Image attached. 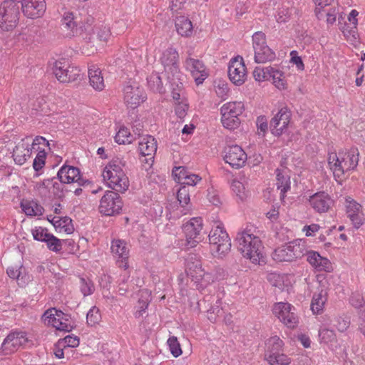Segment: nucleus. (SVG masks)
<instances>
[{
    "label": "nucleus",
    "instance_id": "41",
    "mask_svg": "<svg viewBox=\"0 0 365 365\" xmlns=\"http://www.w3.org/2000/svg\"><path fill=\"white\" fill-rule=\"evenodd\" d=\"M268 81H271L273 85L279 90H284L287 88L284 73L274 67H272V71L269 72Z\"/></svg>",
    "mask_w": 365,
    "mask_h": 365
},
{
    "label": "nucleus",
    "instance_id": "16",
    "mask_svg": "<svg viewBox=\"0 0 365 365\" xmlns=\"http://www.w3.org/2000/svg\"><path fill=\"white\" fill-rule=\"evenodd\" d=\"M228 76L230 81L236 86H241L246 81L247 72L242 57L237 56L230 61Z\"/></svg>",
    "mask_w": 365,
    "mask_h": 365
},
{
    "label": "nucleus",
    "instance_id": "24",
    "mask_svg": "<svg viewBox=\"0 0 365 365\" xmlns=\"http://www.w3.org/2000/svg\"><path fill=\"white\" fill-rule=\"evenodd\" d=\"M345 207L347 216L351 221L354 227L359 229L365 222L361 205L351 197H346L345 198Z\"/></svg>",
    "mask_w": 365,
    "mask_h": 365
},
{
    "label": "nucleus",
    "instance_id": "1",
    "mask_svg": "<svg viewBox=\"0 0 365 365\" xmlns=\"http://www.w3.org/2000/svg\"><path fill=\"white\" fill-rule=\"evenodd\" d=\"M236 242L237 249L243 257L255 264L264 262V247L252 227H247L240 230L237 234Z\"/></svg>",
    "mask_w": 365,
    "mask_h": 365
},
{
    "label": "nucleus",
    "instance_id": "3",
    "mask_svg": "<svg viewBox=\"0 0 365 365\" xmlns=\"http://www.w3.org/2000/svg\"><path fill=\"white\" fill-rule=\"evenodd\" d=\"M125 163L116 158L103 168L102 176L107 186L117 192H124L129 187V180L123 170Z\"/></svg>",
    "mask_w": 365,
    "mask_h": 365
},
{
    "label": "nucleus",
    "instance_id": "46",
    "mask_svg": "<svg viewBox=\"0 0 365 365\" xmlns=\"http://www.w3.org/2000/svg\"><path fill=\"white\" fill-rule=\"evenodd\" d=\"M48 249L54 252H59L63 247V243L68 244L71 245L73 243L72 240H61L55 237L53 234L48 237V240L45 242Z\"/></svg>",
    "mask_w": 365,
    "mask_h": 365
},
{
    "label": "nucleus",
    "instance_id": "26",
    "mask_svg": "<svg viewBox=\"0 0 365 365\" xmlns=\"http://www.w3.org/2000/svg\"><path fill=\"white\" fill-rule=\"evenodd\" d=\"M138 150L141 155L147 157L145 160L148 164H152L157 150L155 139L149 135L140 137L138 141Z\"/></svg>",
    "mask_w": 365,
    "mask_h": 365
},
{
    "label": "nucleus",
    "instance_id": "60",
    "mask_svg": "<svg viewBox=\"0 0 365 365\" xmlns=\"http://www.w3.org/2000/svg\"><path fill=\"white\" fill-rule=\"evenodd\" d=\"M316 5L315 14L319 20L324 18V12L322 9L330 5L333 0H312Z\"/></svg>",
    "mask_w": 365,
    "mask_h": 365
},
{
    "label": "nucleus",
    "instance_id": "15",
    "mask_svg": "<svg viewBox=\"0 0 365 365\" xmlns=\"http://www.w3.org/2000/svg\"><path fill=\"white\" fill-rule=\"evenodd\" d=\"M123 207V202L120 195L113 191H106L101 197L99 212L106 216L119 214Z\"/></svg>",
    "mask_w": 365,
    "mask_h": 365
},
{
    "label": "nucleus",
    "instance_id": "29",
    "mask_svg": "<svg viewBox=\"0 0 365 365\" xmlns=\"http://www.w3.org/2000/svg\"><path fill=\"white\" fill-rule=\"evenodd\" d=\"M173 175L175 181L182 186H195L201 180L199 175L189 172L184 167H175L173 170Z\"/></svg>",
    "mask_w": 365,
    "mask_h": 365
},
{
    "label": "nucleus",
    "instance_id": "25",
    "mask_svg": "<svg viewBox=\"0 0 365 365\" xmlns=\"http://www.w3.org/2000/svg\"><path fill=\"white\" fill-rule=\"evenodd\" d=\"M307 261L317 272H331L334 268L331 262L327 257H322L314 250H307L305 255Z\"/></svg>",
    "mask_w": 365,
    "mask_h": 365
},
{
    "label": "nucleus",
    "instance_id": "63",
    "mask_svg": "<svg viewBox=\"0 0 365 365\" xmlns=\"http://www.w3.org/2000/svg\"><path fill=\"white\" fill-rule=\"evenodd\" d=\"M322 11L324 12V18L322 19H326V21L328 24H333L335 23L336 20V15L338 14L336 8H329L328 9H322Z\"/></svg>",
    "mask_w": 365,
    "mask_h": 365
},
{
    "label": "nucleus",
    "instance_id": "54",
    "mask_svg": "<svg viewBox=\"0 0 365 365\" xmlns=\"http://www.w3.org/2000/svg\"><path fill=\"white\" fill-rule=\"evenodd\" d=\"M80 289L84 297L91 295L95 291L93 282L88 277L80 278Z\"/></svg>",
    "mask_w": 365,
    "mask_h": 365
},
{
    "label": "nucleus",
    "instance_id": "11",
    "mask_svg": "<svg viewBox=\"0 0 365 365\" xmlns=\"http://www.w3.org/2000/svg\"><path fill=\"white\" fill-rule=\"evenodd\" d=\"M123 101L127 108L135 109L147 99V95L138 83L128 81L123 89Z\"/></svg>",
    "mask_w": 365,
    "mask_h": 365
},
{
    "label": "nucleus",
    "instance_id": "13",
    "mask_svg": "<svg viewBox=\"0 0 365 365\" xmlns=\"http://www.w3.org/2000/svg\"><path fill=\"white\" fill-rule=\"evenodd\" d=\"M273 314L286 327L295 328L299 324V317L295 307L287 302H278L273 307Z\"/></svg>",
    "mask_w": 365,
    "mask_h": 365
},
{
    "label": "nucleus",
    "instance_id": "23",
    "mask_svg": "<svg viewBox=\"0 0 365 365\" xmlns=\"http://www.w3.org/2000/svg\"><path fill=\"white\" fill-rule=\"evenodd\" d=\"M202 230V220L201 217H193L184 225L183 230L189 247H194L199 243Z\"/></svg>",
    "mask_w": 365,
    "mask_h": 365
},
{
    "label": "nucleus",
    "instance_id": "19",
    "mask_svg": "<svg viewBox=\"0 0 365 365\" xmlns=\"http://www.w3.org/2000/svg\"><path fill=\"white\" fill-rule=\"evenodd\" d=\"M186 71H189L197 85L202 84L208 77V69L204 63L192 57H187L184 63Z\"/></svg>",
    "mask_w": 365,
    "mask_h": 365
},
{
    "label": "nucleus",
    "instance_id": "62",
    "mask_svg": "<svg viewBox=\"0 0 365 365\" xmlns=\"http://www.w3.org/2000/svg\"><path fill=\"white\" fill-rule=\"evenodd\" d=\"M331 324L334 325L339 331L343 332L348 329L350 322L347 319L339 317L335 318L334 322L331 321Z\"/></svg>",
    "mask_w": 365,
    "mask_h": 365
},
{
    "label": "nucleus",
    "instance_id": "58",
    "mask_svg": "<svg viewBox=\"0 0 365 365\" xmlns=\"http://www.w3.org/2000/svg\"><path fill=\"white\" fill-rule=\"evenodd\" d=\"M221 304H222L221 299L220 298V297L217 296L216 297V302H215V305L212 306L210 307V309H208V311H207V314H208L207 317L210 322H215L217 317L221 314V312H222L221 308H220Z\"/></svg>",
    "mask_w": 365,
    "mask_h": 365
},
{
    "label": "nucleus",
    "instance_id": "51",
    "mask_svg": "<svg viewBox=\"0 0 365 365\" xmlns=\"http://www.w3.org/2000/svg\"><path fill=\"white\" fill-rule=\"evenodd\" d=\"M148 84L154 92L163 93L164 91L161 78L158 73H153L148 78Z\"/></svg>",
    "mask_w": 365,
    "mask_h": 365
},
{
    "label": "nucleus",
    "instance_id": "42",
    "mask_svg": "<svg viewBox=\"0 0 365 365\" xmlns=\"http://www.w3.org/2000/svg\"><path fill=\"white\" fill-rule=\"evenodd\" d=\"M177 198L180 206L183 208L182 215H186L190 210V191L186 186H181L177 193Z\"/></svg>",
    "mask_w": 365,
    "mask_h": 365
},
{
    "label": "nucleus",
    "instance_id": "14",
    "mask_svg": "<svg viewBox=\"0 0 365 365\" xmlns=\"http://www.w3.org/2000/svg\"><path fill=\"white\" fill-rule=\"evenodd\" d=\"M160 61L164 68V73L166 77L182 76L179 68V54L176 48L169 46L163 51L160 56Z\"/></svg>",
    "mask_w": 365,
    "mask_h": 365
},
{
    "label": "nucleus",
    "instance_id": "55",
    "mask_svg": "<svg viewBox=\"0 0 365 365\" xmlns=\"http://www.w3.org/2000/svg\"><path fill=\"white\" fill-rule=\"evenodd\" d=\"M270 71H272V66L256 67L253 71L254 78L259 82L268 81Z\"/></svg>",
    "mask_w": 365,
    "mask_h": 365
},
{
    "label": "nucleus",
    "instance_id": "36",
    "mask_svg": "<svg viewBox=\"0 0 365 365\" xmlns=\"http://www.w3.org/2000/svg\"><path fill=\"white\" fill-rule=\"evenodd\" d=\"M20 207L25 215L30 217L41 216L43 212V207L34 200H22Z\"/></svg>",
    "mask_w": 365,
    "mask_h": 365
},
{
    "label": "nucleus",
    "instance_id": "7",
    "mask_svg": "<svg viewBox=\"0 0 365 365\" xmlns=\"http://www.w3.org/2000/svg\"><path fill=\"white\" fill-rule=\"evenodd\" d=\"M42 321L46 325L61 331L69 332L74 327L70 315L56 308L47 309L42 315Z\"/></svg>",
    "mask_w": 365,
    "mask_h": 365
},
{
    "label": "nucleus",
    "instance_id": "27",
    "mask_svg": "<svg viewBox=\"0 0 365 365\" xmlns=\"http://www.w3.org/2000/svg\"><path fill=\"white\" fill-rule=\"evenodd\" d=\"M311 207L317 212H327L334 204V200L325 192H318L309 197Z\"/></svg>",
    "mask_w": 365,
    "mask_h": 365
},
{
    "label": "nucleus",
    "instance_id": "20",
    "mask_svg": "<svg viewBox=\"0 0 365 365\" xmlns=\"http://www.w3.org/2000/svg\"><path fill=\"white\" fill-rule=\"evenodd\" d=\"M110 250L118 266L127 269L129 267L128 259L130 255V248L127 242L123 240H113L111 242Z\"/></svg>",
    "mask_w": 365,
    "mask_h": 365
},
{
    "label": "nucleus",
    "instance_id": "52",
    "mask_svg": "<svg viewBox=\"0 0 365 365\" xmlns=\"http://www.w3.org/2000/svg\"><path fill=\"white\" fill-rule=\"evenodd\" d=\"M46 147L41 146V148L35 150L34 151L37 152V154L33 162V168L36 172L41 170L45 165L46 158Z\"/></svg>",
    "mask_w": 365,
    "mask_h": 365
},
{
    "label": "nucleus",
    "instance_id": "44",
    "mask_svg": "<svg viewBox=\"0 0 365 365\" xmlns=\"http://www.w3.org/2000/svg\"><path fill=\"white\" fill-rule=\"evenodd\" d=\"M264 357L270 365H289L291 363L289 357L278 352L265 354Z\"/></svg>",
    "mask_w": 365,
    "mask_h": 365
},
{
    "label": "nucleus",
    "instance_id": "40",
    "mask_svg": "<svg viewBox=\"0 0 365 365\" xmlns=\"http://www.w3.org/2000/svg\"><path fill=\"white\" fill-rule=\"evenodd\" d=\"M6 272L10 278L16 279L20 286H24L30 279L29 276L25 273V269L22 266L9 267L7 268Z\"/></svg>",
    "mask_w": 365,
    "mask_h": 365
},
{
    "label": "nucleus",
    "instance_id": "59",
    "mask_svg": "<svg viewBox=\"0 0 365 365\" xmlns=\"http://www.w3.org/2000/svg\"><path fill=\"white\" fill-rule=\"evenodd\" d=\"M87 323L90 325L97 324L101 319V314L98 308L93 307L87 313L86 316Z\"/></svg>",
    "mask_w": 365,
    "mask_h": 365
},
{
    "label": "nucleus",
    "instance_id": "48",
    "mask_svg": "<svg viewBox=\"0 0 365 365\" xmlns=\"http://www.w3.org/2000/svg\"><path fill=\"white\" fill-rule=\"evenodd\" d=\"M284 346L283 341L277 336H274L267 339L266 342V353L271 354L278 352Z\"/></svg>",
    "mask_w": 365,
    "mask_h": 365
},
{
    "label": "nucleus",
    "instance_id": "47",
    "mask_svg": "<svg viewBox=\"0 0 365 365\" xmlns=\"http://www.w3.org/2000/svg\"><path fill=\"white\" fill-rule=\"evenodd\" d=\"M231 189L240 200L243 201L247 197V191L242 181L237 179L233 180L231 183Z\"/></svg>",
    "mask_w": 365,
    "mask_h": 365
},
{
    "label": "nucleus",
    "instance_id": "8",
    "mask_svg": "<svg viewBox=\"0 0 365 365\" xmlns=\"http://www.w3.org/2000/svg\"><path fill=\"white\" fill-rule=\"evenodd\" d=\"M19 3L13 1H4L0 6V28L4 31L15 29L19 20Z\"/></svg>",
    "mask_w": 365,
    "mask_h": 365
},
{
    "label": "nucleus",
    "instance_id": "17",
    "mask_svg": "<svg viewBox=\"0 0 365 365\" xmlns=\"http://www.w3.org/2000/svg\"><path fill=\"white\" fill-rule=\"evenodd\" d=\"M223 159L232 168L239 169L245 165L247 155L240 146L234 145L225 148Z\"/></svg>",
    "mask_w": 365,
    "mask_h": 365
},
{
    "label": "nucleus",
    "instance_id": "33",
    "mask_svg": "<svg viewBox=\"0 0 365 365\" xmlns=\"http://www.w3.org/2000/svg\"><path fill=\"white\" fill-rule=\"evenodd\" d=\"M48 220L54 226L56 230L58 232L71 234L74 230L72 220L68 217L49 215L48 216Z\"/></svg>",
    "mask_w": 365,
    "mask_h": 365
},
{
    "label": "nucleus",
    "instance_id": "64",
    "mask_svg": "<svg viewBox=\"0 0 365 365\" xmlns=\"http://www.w3.org/2000/svg\"><path fill=\"white\" fill-rule=\"evenodd\" d=\"M215 93L217 96L222 100L227 98L229 88L227 84L224 82H220L215 86Z\"/></svg>",
    "mask_w": 365,
    "mask_h": 365
},
{
    "label": "nucleus",
    "instance_id": "61",
    "mask_svg": "<svg viewBox=\"0 0 365 365\" xmlns=\"http://www.w3.org/2000/svg\"><path fill=\"white\" fill-rule=\"evenodd\" d=\"M62 25L74 33L76 27V22L73 21V14L71 12H66L62 19Z\"/></svg>",
    "mask_w": 365,
    "mask_h": 365
},
{
    "label": "nucleus",
    "instance_id": "30",
    "mask_svg": "<svg viewBox=\"0 0 365 365\" xmlns=\"http://www.w3.org/2000/svg\"><path fill=\"white\" fill-rule=\"evenodd\" d=\"M58 178L61 183H74L77 182L78 185H81V173L78 168L63 165L58 171Z\"/></svg>",
    "mask_w": 365,
    "mask_h": 365
},
{
    "label": "nucleus",
    "instance_id": "22",
    "mask_svg": "<svg viewBox=\"0 0 365 365\" xmlns=\"http://www.w3.org/2000/svg\"><path fill=\"white\" fill-rule=\"evenodd\" d=\"M291 113L287 108L283 107L274 115L270 121V130L276 136L286 133L290 122Z\"/></svg>",
    "mask_w": 365,
    "mask_h": 365
},
{
    "label": "nucleus",
    "instance_id": "31",
    "mask_svg": "<svg viewBox=\"0 0 365 365\" xmlns=\"http://www.w3.org/2000/svg\"><path fill=\"white\" fill-rule=\"evenodd\" d=\"M182 76H168L167 78L170 87V95L173 101L187 98Z\"/></svg>",
    "mask_w": 365,
    "mask_h": 365
},
{
    "label": "nucleus",
    "instance_id": "10",
    "mask_svg": "<svg viewBox=\"0 0 365 365\" xmlns=\"http://www.w3.org/2000/svg\"><path fill=\"white\" fill-rule=\"evenodd\" d=\"M244 110V105L240 101L225 103L220 108L222 125L229 130H234L240 125L239 116Z\"/></svg>",
    "mask_w": 365,
    "mask_h": 365
},
{
    "label": "nucleus",
    "instance_id": "4",
    "mask_svg": "<svg viewBox=\"0 0 365 365\" xmlns=\"http://www.w3.org/2000/svg\"><path fill=\"white\" fill-rule=\"evenodd\" d=\"M41 146L48 147L51 150L50 143L44 137L36 136L32 138L26 136L21 139L13 150L14 162L19 165L24 164L31 158L33 152L41 148Z\"/></svg>",
    "mask_w": 365,
    "mask_h": 365
},
{
    "label": "nucleus",
    "instance_id": "43",
    "mask_svg": "<svg viewBox=\"0 0 365 365\" xmlns=\"http://www.w3.org/2000/svg\"><path fill=\"white\" fill-rule=\"evenodd\" d=\"M277 187L281 190V193L284 194L290 189V177L285 169H277Z\"/></svg>",
    "mask_w": 365,
    "mask_h": 365
},
{
    "label": "nucleus",
    "instance_id": "49",
    "mask_svg": "<svg viewBox=\"0 0 365 365\" xmlns=\"http://www.w3.org/2000/svg\"><path fill=\"white\" fill-rule=\"evenodd\" d=\"M133 140V136L126 127L122 126L119 128L115 136V141L118 144H129Z\"/></svg>",
    "mask_w": 365,
    "mask_h": 365
},
{
    "label": "nucleus",
    "instance_id": "53",
    "mask_svg": "<svg viewBox=\"0 0 365 365\" xmlns=\"http://www.w3.org/2000/svg\"><path fill=\"white\" fill-rule=\"evenodd\" d=\"M31 234L35 240L43 242H46L51 235V233L43 227H35L31 230Z\"/></svg>",
    "mask_w": 365,
    "mask_h": 365
},
{
    "label": "nucleus",
    "instance_id": "18",
    "mask_svg": "<svg viewBox=\"0 0 365 365\" xmlns=\"http://www.w3.org/2000/svg\"><path fill=\"white\" fill-rule=\"evenodd\" d=\"M27 342L28 338L25 332L13 331L4 339L1 350L4 354H11L24 347Z\"/></svg>",
    "mask_w": 365,
    "mask_h": 365
},
{
    "label": "nucleus",
    "instance_id": "34",
    "mask_svg": "<svg viewBox=\"0 0 365 365\" xmlns=\"http://www.w3.org/2000/svg\"><path fill=\"white\" fill-rule=\"evenodd\" d=\"M56 186L59 187L58 182L53 179L48 178L36 182L34 189L41 196H50L58 195V192L55 190Z\"/></svg>",
    "mask_w": 365,
    "mask_h": 365
},
{
    "label": "nucleus",
    "instance_id": "5",
    "mask_svg": "<svg viewBox=\"0 0 365 365\" xmlns=\"http://www.w3.org/2000/svg\"><path fill=\"white\" fill-rule=\"evenodd\" d=\"M212 255L223 258L231 249V240L222 222H215L208 235Z\"/></svg>",
    "mask_w": 365,
    "mask_h": 365
},
{
    "label": "nucleus",
    "instance_id": "35",
    "mask_svg": "<svg viewBox=\"0 0 365 365\" xmlns=\"http://www.w3.org/2000/svg\"><path fill=\"white\" fill-rule=\"evenodd\" d=\"M36 34V28L32 25H28L18 31L16 35V40L22 45L31 43Z\"/></svg>",
    "mask_w": 365,
    "mask_h": 365
},
{
    "label": "nucleus",
    "instance_id": "37",
    "mask_svg": "<svg viewBox=\"0 0 365 365\" xmlns=\"http://www.w3.org/2000/svg\"><path fill=\"white\" fill-rule=\"evenodd\" d=\"M88 77L91 86L96 91H102L105 88L103 77L101 71L96 66L92 65L88 68Z\"/></svg>",
    "mask_w": 365,
    "mask_h": 365
},
{
    "label": "nucleus",
    "instance_id": "38",
    "mask_svg": "<svg viewBox=\"0 0 365 365\" xmlns=\"http://www.w3.org/2000/svg\"><path fill=\"white\" fill-rule=\"evenodd\" d=\"M175 27L177 32L182 36L189 37L192 34V24L188 18L184 16H179L176 19Z\"/></svg>",
    "mask_w": 365,
    "mask_h": 365
},
{
    "label": "nucleus",
    "instance_id": "32",
    "mask_svg": "<svg viewBox=\"0 0 365 365\" xmlns=\"http://www.w3.org/2000/svg\"><path fill=\"white\" fill-rule=\"evenodd\" d=\"M329 323H324L319 329V340L320 344L328 346L334 349L337 347V339L335 332L329 329Z\"/></svg>",
    "mask_w": 365,
    "mask_h": 365
},
{
    "label": "nucleus",
    "instance_id": "50",
    "mask_svg": "<svg viewBox=\"0 0 365 365\" xmlns=\"http://www.w3.org/2000/svg\"><path fill=\"white\" fill-rule=\"evenodd\" d=\"M175 115L180 120H183L187 115L189 109L187 98L173 101Z\"/></svg>",
    "mask_w": 365,
    "mask_h": 365
},
{
    "label": "nucleus",
    "instance_id": "21",
    "mask_svg": "<svg viewBox=\"0 0 365 365\" xmlns=\"http://www.w3.org/2000/svg\"><path fill=\"white\" fill-rule=\"evenodd\" d=\"M53 73L60 82L69 83L77 79L80 75V69L68 65L64 61H57L54 64Z\"/></svg>",
    "mask_w": 365,
    "mask_h": 365
},
{
    "label": "nucleus",
    "instance_id": "57",
    "mask_svg": "<svg viewBox=\"0 0 365 365\" xmlns=\"http://www.w3.org/2000/svg\"><path fill=\"white\" fill-rule=\"evenodd\" d=\"M79 345V339L74 335H68L58 341V346L67 347H77Z\"/></svg>",
    "mask_w": 365,
    "mask_h": 365
},
{
    "label": "nucleus",
    "instance_id": "9",
    "mask_svg": "<svg viewBox=\"0 0 365 365\" xmlns=\"http://www.w3.org/2000/svg\"><path fill=\"white\" fill-rule=\"evenodd\" d=\"M192 257L187 262V274L199 290L203 289L211 282H213V277L211 273L205 271L202 267V263L199 259L192 260Z\"/></svg>",
    "mask_w": 365,
    "mask_h": 365
},
{
    "label": "nucleus",
    "instance_id": "2",
    "mask_svg": "<svg viewBox=\"0 0 365 365\" xmlns=\"http://www.w3.org/2000/svg\"><path fill=\"white\" fill-rule=\"evenodd\" d=\"M359 155L356 148L329 154L328 165L336 181L340 182L347 173L356 168L359 163Z\"/></svg>",
    "mask_w": 365,
    "mask_h": 365
},
{
    "label": "nucleus",
    "instance_id": "56",
    "mask_svg": "<svg viewBox=\"0 0 365 365\" xmlns=\"http://www.w3.org/2000/svg\"><path fill=\"white\" fill-rule=\"evenodd\" d=\"M167 344L170 353L174 357L177 358L182 354V349L176 336H172L169 337Z\"/></svg>",
    "mask_w": 365,
    "mask_h": 365
},
{
    "label": "nucleus",
    "instance_id": "12",
    "mask_svg": "<svg viewBox=\"0 0 365 365\" xmlns=\"http://www.w3.org/2000/svg\"><path fill=\"white\" fill-rule=\"evenodd\" d=\"M252 44L256 63H264L275 59V53L267 45L264 33L261 31L255 32L252 36Z\"/></svg>",
    "mask_w": 365,
    "mask_h": 365
},
{
    "label": "nucleus",
    "instance_id": "39",
    "mask_svg": "<svg viewBox=\"0 0 365 365\" xmlns=\"http://www.w3.org/2000/svg\"><path fill=\"white\" fill-rule=\"evenodd\" d=\"M327 300V292L325 289H320L318 292L314 294L311 309L314 314H319L322 312L324 304Z\"/></svg>",
    "mask_w": 365,
    "mask_h": 365
},
{
    "label": "nucleus",
    "instance_id": "45",
    "mask_svg": "<svg viewBox=\"0 0 365 365\" xmlns=\"http://www.w3.org/2000/svg\"><path fill=\"white\" fill-rule=\"evenodd\" d=\"M346 39L352 44L359 42V34L357 26L346 23L341 29Z\"/></svg>",
    "mask_w": 365,
    "mask_h": 365
},
{
    "label": "nucleus",
    "instance_id": "6",
    "mask_svg": "<svg viewBox=\"0 0 365 365\" xmlns=\"http://www.w3.org/2000/svg\"><path fill=\"white\" fill-rule=\"evenodd\" d=\"M306 252V242L297 239L275 249L272 257L275 261L292 262L303 257Z\"/></svg>",
    "mask_w": 365,
    "mask_h": 365
},
{
    "label": "nucleus",
    "instance_id": "28",
    "mask_svg": "<svg viewBox=\"0 0 365 365\" xmlns=\"http://www.w3.org/2000/svg\"><path fill=\"white\" fill-rule=\"evenodd\" d=\"M24 14L30 19L41 17L46 11L44 0H21Z\"/></svg>",
    "mask_w": 365,
    "mask_h": 365
}]
</instances>
